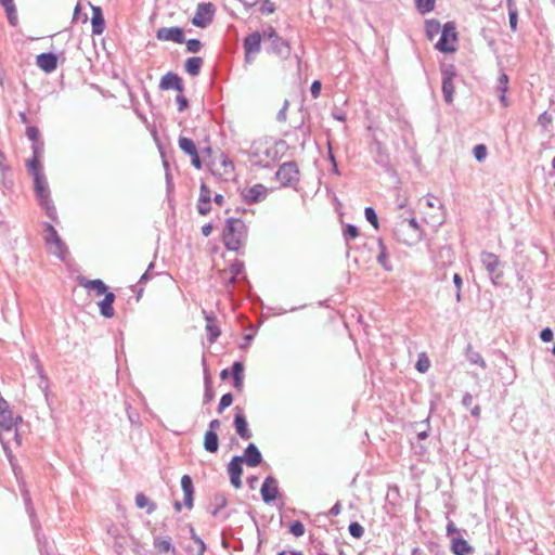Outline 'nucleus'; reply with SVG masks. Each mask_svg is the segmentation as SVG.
<instances>
[{
	"instance_id": "f257e3e1",
	"label": "nucleus",
	"mask_w": 555,
	"mask_h": 555,
	"mask_svg": "<svg viewBox=\"0 0 555 555\" xmlns=\"http://www.w3.org/2000/svg\"><path fill=\"white\" fill-rule=\"evenodd\" d=\"M20 422H22V417L14 416L9 403L4 399H0V441L15 476L18 475V469L12 454V444L21 446V438L17 433Z\"/></svg>"
},
{
	"instance_id": "f03ea898",
	"label": "nucleus",
	"mask_w": 555,
	"mask_h": 555,
	"mask_svg": "<svg viewBox=\"0 0 555 555\" xmlns=\"http://www.w3.org/2000/svg\"><path fill=\"white\" fill-rule=\"evenodd\" d=\"M27 168L34 178L35 191L40 205L44 208L47 215L51 219H55L56 209L50 199V191L42 167H36L35 163H27Z\"/></svg>"
},
{
	"instance_id": "7ed1b4c3",
	"label": "nucleus",
	"mask_w": 555,
	"mask_h": 555,
	"mask_svg": "<svg viewBox=\"0 0 555 555\" xmlns=\"http://www.w3.org/2000/svg\"><path fill=\"white\" fill-rule=\"evenodd\" d=\"M247 238V228L241 219L229 218L223 230V243L229 250H238Z\"/></svg>"
},
{
	"instance_id": "20e7f679",
	"label": "nucleus",
	"mask_w": 555,
	"mask_h": 555,
	"mask_svg": "<svg viewBox=\"0 0 555 555\" xmlns=\"http://www.w3.org/2000/svg\"><path fill=\"white\" fill-rule=\"evenodd\" d=\"M397 238L405 245H414L422 240V230L416 219H403L396 228Z\"/></svg>"
},
{
	"instance_id": "39448f33",
	"label": "nucleus",
	"mask_w": 555,
	"mask_h": 555,
	"mask_svg": "<svg viewBox=\"0 0 555 555\" xmlns=\"http://www.w3.org/2000/svg\"><path fill=\"white\" fill-rule=\"evenodd\" d=\"M276 151L271 143L267 140H259L254 142L251 146V159L254 164L269 167L275 162Z\"/></svg>"
},
{
	"instance_id": "423d86ee",
	"label": "nucleus",
	"mask_w": 555,
	"mask_h": 555,
	"mask_svg": "<svg viewBox=\"0 0 555 555\" xmlns=\"http://www.w3.org/2000/svg\"><path fill=\"white\" fill-rule=\"evenodd\" d=\"M43 240L49 251L61 260L65 258L66 247L54 227L47 223L43 231Z\"/></svg>"
},
{
	"instance_id": "0eeeda50",
	"label": "nucleus",
	"mask_w": 555,
	"mask_h": 555,
	"mask_svg": "<svg viewBox=\"0 0 555 555\" xmlns=\"http://www.w3.org/2000/svg\"><path fill=\"white\" fill-rule=\"evenodd\" d=\"M457 34L452 23L444 24L441 36L436 43V49L443 53H451L456 50Z\"/></svg>"
},
{
	"instance_id": "6e6552de",
	"label": "nucleus",
	"mask_w": 555,
	"mask_h": 555,
	"mask_svg": "<svg viewBox=\"0 0 555 555\" xmlns=\"http://www.w3.org/2000/svg\"><path fill=\"white\" fill-rule=\"evenodd\" d=\"M262 36L270 42V52L282 57H286L289 54L288 43L276 34L273 27L269 26L263 29Z\"/></svg>"
},
{
	"instance_id": "1a4fd4ad",
	"label": "nucleus",
	"mask_w": 555,
	"mask_h": 555,
	"mask_svg": "<svg viewBox=\"0 0 555 555\" xmlns=\"http://www.w3.org/2000/svg\"><path fill=\"white\" fill-rule=\"evenodd\" d=\"M480 260L488 273L491 276V280L494 284H496V280L503 276V272L501 268V261L496 255L493 253L483 251L480 255Z\"/></svg>"
},
{
	"instance_id": "9d476101",
	"label": "nucleus",
	"mask_w": 555,
	"mask_h": 555,
	"mask_svg": "<svg viewBox=\"0 0 555 555\" xmlns=\"http://www.w3.org/2000/svg\"><path fill=\"white\" fill-rule=\"evenodd\" d=\"M275 176L282 185L287 186L298 181L299 170L295 163L288 162L280 166Z\"/></svg>"
},
{
	"instance_id": "9b49d317",
	"label": "nucleus",
	"mask_w": 555,
	"mask_h": 555,
	"mask_svg": "<svg viewBox=\"0 0 555 555\" xmlns=\"http://www.w3.org/2000/svg\"><path fill=\"white\" fill-rule=\"evenodd\" d=\"M214 13L215 9L211 3H199L192 18V24L196 27L205 28L212 22Z\"/></svg>"
},
{
	"instance_id": "f8f14e48",
	"label": "nucleus",
	"mask_w": 555,
	"mask_h": 555,
	"mask_svg": "<svg viewBox=\"0 0 555 555\" xmlns=\"http://www.w3.org/2000/svg\"><path fill=\"white\" fill-rule=\"evenodd\" d=\"M442 75V93L444 101L448 104H451L453 101L454 94V86H453V77L455 76V70L452 65L443 66L441 69Z\"/></svg>"
},
{
	"instance_id": "ddd939ff",
	"label": "nucleus",
	"mask_w": 555,
	"mask_h": 555,
	"mask_svg": "<svg viewBox=\"0 0 555 555\" xmlns=\"http://www.w3.org/2000/svg\"><path fill=\"white\" fill-rule=\"evenodd\" d=\"M262 35L255 31L247 36L244 40L245 61L247 63L253 62V54H257L260 51Z\"/></svg>"
},
{
	"instance_id": "4468645a",
	"label": "nucleus",
	"mask_w": 555,
	"mask_h": 555,
	"mask_svg": "<svg viewBox=\"0 0 555 555\" xmlns=\"http://www.w3.org/2000/svg\"><path fill=\"white\" fill-rule=\"evenodd\" d=\"M243 457L240 455L233 456L230 463L228 464V474L230 476L231 485L235 489H240L242 487L241 475L243 473Z\"/></svg>"
},
{
	"instance_id": "2eb2a0df",
	"label": "nucleus",
	"mask_w": 555,
	"mask_h": 555,
	"mask_svg": "<svg viewBox=\"0 0 555 555\" xmlns=\"http://www.w3.org/2000/svg\"><path fill=\"white\" fill-rule=\"evenodd\" d=\"M156 38L162 41L182 43L184 41V34L180 27H163L156 31Z\"/></svg>"
},
{
	"instance_id": "dca6fc26",
	"label": "nucleus",
	"mask_w": 555,
	"mask_h": 555,
	"mask_svg": "<svg viewBox=\"0 0 555 555\" xmlns=\"http://www.w3.org/2000/svg\"><path fill=\"white\" fill-rule=\"evenodd\" d=\"M267 188L262 184H255L243 191L244 201L247 204L258 203L267 197Z\"/></svg>"
},
{
	"instance_id": "f3484780",
	"label": "nucleus",
	"mask_w": 555,
	"mask_h": 555,
	"mask_svg": "<svg viewBox=\"0 0 555 555\" xmlns=\"http://www.w3.org/2000/svg\"><path fill=\"white\" fill-rule=\"evenodd\" d=\"M261 496L266 503L272 502L278 496V483L272 476H268L261 486Z\"/></svg>"
},
{
	"instance_id": "a211bd4d",
	"label": "nucleus",
	"mask_w": 555,
	"mask_h": 555,
	"mask_svg": "<svg viewBox=\"0 0 555 555\" xmlns=\"http://www.w3.org/2000/svg\"><path fill=\"white\" fill-rule=\"evenodd\" d=\"M37 66L46 73H52L57 67V57L54 53H41L36 57Z\"/></svg>"
},
{
	"instance_id": "6ab92c4d",
	"label": "nucleus",
	"mask_w": 555,
	"mask_h": 555,
	"mask_svg": "<svg viewBox=\"0 0 555 555\" xmlns=\"http://www.w3.org/2000/svg\"><path fill=\"white\" fill-rule=\"evenodd\" d=\"M107 534L113 540L115 552L117 554H121L125 551L127 544V539L122 534L121 530L116 526H111L107 529Z\"/></svg>"
},
{
	"instance_id": "aec40b11",
	"label": "nucleus",
	"mask_w": 555,
	"mask_h": 555,
	"mask_svg": "<svg viewBox=\"0 0 555 555\" xmlns=\"http://www.w3.org/2000/svg\"><path fill=\"white\" fill-rule=\"evenodd\" d=\"M243 462H245L249 467L258 466L262 461V455L256 444L249 443L245 449L244 455H242Z\"/></svg>"
},
{
	"instance_id": "412c9836",
	"label": "nucleus",
	"mask_w": 555,
	"mask_h": 555,
	"mask_svg": "<svg viewBox=\"0 0 555 555\" xmlns=\"http://www.w3.org/2000/svg\"><path fill=\"white\" fill-rule=\"evenodd\" d=\"M233 424H234V428H235L236 434L242 439L248 440V439L251 438L253 434H251V431L248 428L247 421H246L244 414L242 413V411L238 410L236 412Z\"/></svg>"
},
{
	"instance_id": "4be33fe9",
	"label": "nucleus",
	"mask_w": 555,
	"mask_h": 555,
	"mask_svg": "<svg viewBox=\"0 0 555 555\" xmlns=\"http://www.w3.org/2000/svg\"><path fill=\"white\" fill-rule=\"evenodd\" d=\"M181 488L183 491V504L185 507L191 509L193 507V481L189 475H183L181 477Z\"/></svg>"
},
{
	"instance_id": "5701e85b",
	"label": "nucleus",
	"mask_w": 555,
	"mask_h": 555,
	"mask_svg": "<svg viewBox=\"0 0 555 555\" xmlns=\"http://www.w3.org/2000/svg\"><path fill=\"white\" fill-rule=\"evenodd\" d=\"M153 545L158 553L167 555H176V547L170 537H155Z\"/></svg>"
},
{
	"instance_id": "b1692460",
	"label": "nucleus",
	"mask_w": 555,
	"mask_h": 555,
	"mask_svg": "<svg viewBox=\"0 0 555 555\" xmlns=\"http://www.w3.org/2000/svg\"><path fill=\"white\" fill-rule=\"evenodd\" d=\"M79 284L81 286H83L85 288L89 289V291H94L98 296H101V295L105 296L106 293H108L107 292V286L100 279L87 280L85 278H80L79 279Z\"/></svg>"
},
{
	"instance_id": "393cba45",
	"label": "nucleus",
	"mask_w": 555,
	"mask_h": 555,
	"mask_svg": "<svg viewBox=\"0 0 555 555\" xmlns=\"http://www.w3.org/2000/svg\"><path fill=\"white\" fill-rule=\"evenodd\" d=\"M92 34L93 35H102L105 29V21L102 14V10L99 7H92Z\"/></svg>"
},
{
	"instance_id": "a878e982",
	"label": "nucleus",
	"mask_w": 555,
	"mask_h": 555,
	"mask_svg": "<svg viewBox=\"0 0 555 555\" xmlns=\"http://www.w3.org/2000/svg\"><path fill=\"white\" fill-rule=\"evenodd\" d=\"M159 87L164 90L175 89L180 92L182 91L181 79L178 75L173 73H167L166 75H164L160 80Z\"/></svg>"
},
{
	"instance_id": "bb28decb",
	"label": "nucleus",
	"mask_w": 555,
	"mask_h": 555,
	"mask_svg": "<svg viewBox=\"0 0 555 555\" xmlns=\"http://www.w3.org/2000/svg\"><path fill=\"white\" fill-rule=\"evenodd\" d=\"M451 550L455 555H468L473 553V547L461 535L453 537L451 540Z\"/></svg>"
},
{
	"instance_id": "cd10ccee",
	"label": "nucleus",
	"mask_w": 555,
	"mask_h": 555,
	"mask_svg": "<svg viewBox=\"0 0 555 555\" xmlns=\"http://www.w3.org/2000/svg\"><path fill=\"white\" fill-rule=\"evenodd\" d=\"M30 360L35 366V370L39 376V383H38V387L42 390V391H47L48 390V387H49V382H48V378L44 374V371H43V366L38 358V356L36 353H33L30 356Z\"/></svg>"
},
{
	"instance_id": "c85d7f7f",
	"label": "nucleus",
	"mask_w": 555,
	"mask_h": 555,
	"mask_svg": "<svg viewBox=\"0 0 555 555\" xmlns=\"http://www.w3.org/2000/svg\"><path fill=\"white\" fill-rule=\"evenodd\" d=\"M115 300V295L113 293H106L104 298L99 302L100 312L104 318H113L114 317V308L113 304Z\"/></svg>"
},
{
	"instance_id": "c756f323",
	"label": "nucleus",
	"mask_w": 555,
	"mask_h": 555,
	"mask_svg": "<svg viewBox=\"0 0 555 555\" xmlns=\"http://www.w3.org/2000/svg\"><path fill=\"white\" fill-rule=\"evenodd\" d=\"M219 448V438L216 431L207 430L204 436V449L207 452L215 453Z\"/></svg>"
},
{
	"instance_id": "7c9ffc66",
	"label": "nucleus",
	"mask_w": 555,
	"mask_h": 555,
	"mask_svg": "<svg viewBox=\"0 0 555 555\" xmlns=\"http://www.w3.org/2000/svg\"><path fill=\"white\" fill-rule=\"evenodd\" d=\"M205 320H206L205 328H206V332L208 335V340L210 343H215L220 335V330H219L218 325L216 324V320L212 315L205 314Z\"/></svg>"
},
{
	"instance_id": "2f4dec72",
	"label": "nucleus",
	"mask_w": 555,
	"mask_h": 555,
	"mask_svg": "<svg viewBox=\"0 0 555 555\" xmlns=\"http://www.w3.org/2000/svg\"><path fill=\"white\" fill-rule=\"evenodd\" d=\"M202 65V57L192 56L186 60L184 67L186 73H189L191 76H197L199 74Z\"/></svg>"
},
{
	"instance_id": "473e14b6",
	"label": "nucleus",
	"mask_w": 555,
	"mask_h": 555,
	"mask_svg": "<svg viewBox=\"0 0 555 555\" xmlns=\"http://www.w3.org/2000/svg\"><path fill=\"white\" fill-rule=\"evenodd\" d=\"M377 243H378V247H379V254L377 256V261L386 271H391L392 267L388 260L387 248H386L383 240L379 238Z\"/></svg>"
},
{
	"instance_id": "72a5a7b5",
	"label": "nucleus",
	"mask_w": 555,
	"mask_h": 555,
	"mask_svg": "<svg viewBox=\"0 0 555 555\" xmlns=\"http://www.w3.org/2000/svg\"><path fill=\"white\" fill-rule=\"evenodd\" d=\"M466 358L472 364L479 365L481 369H486L487 364L481 354L478 351L473 350L472 346L468 345L466 349Z\"/></svg>"
},
{
	"instance_id": "f704fd0d",
	"label": "nucleus",
	"mask_w": 555,
	"mask_h": 555,
	"mask_svg": "<svg viewBox=\"0 0 555 555\" xmlns=\"http://www.w3.org/2000/svg\"><path fill=\"white\" fill-rule=\"evenodd\" d=\"M135 505L139 508H147V514H152L156 509V504L151 502L143 493L135 495Z\"/></svg>"
},
{
	"instance_id": "c9c22d12",
	"label": "nucleus",
	"mask_w": 555,
	"mask_h": 555,
	"mask_svg": "<svg viewBox=\"0 0 555 555\" xmlns=\"http://www.w3.org/2000/svg\"><path fill=\"white\" fill-rule=\"evenodd\" d=\"M33 159H30L28 163H35L36 167H42L40 164V158L43 154V142L39 141L36 143H33Z\"/></svg>"
},
{
	"instance_id": "e433bc0d",
	"label": "nucleus",
	"mask_w": 555,
	"mask_h": 555,
	"mask_svg": "<svg viewBox=\"0 0 555 555\" xmlns=\"http://www.w3.org/2000/svg\"><path fill=\"white\" fill-rule=\"evenodd\" d=\"M179 147L188 155L194 154L197 151L195 143L185 137L179 138Z\"/></svg>"
},
{
	"instance_id": "4c0bfd02",
	"label": "nucleus",
	"mask_w": 555,
	"mask_h": 555,
	"mask_svg": "<svg viewBox=\"0 0 555 555\" xmlns=\"http://www.w3.org/2000/svg\"><path fill=\"white\" fill-rule=\"evenodd\" d=\"M229 272L231 274V278L229 280V284H234L236 278H238L244 272V263L241 261H235L231 264Z\"/></svg>"
},
{
	"instance_id": "58836bf2",
	"label": "nucleus",
	"mask_w": 555,
	"mask_h": 555,
	"mask_svg": "<svg viewBox=\"0 0 555 555\" xmlns=\"http://www.w3.org/2000/svg\"><path fill=\"white\" fill-rule=\"evenodd\" d=\"M509 26L513 31L517 29L518 13L512 0H507Z\"/></svg>"
},
{
	"instance_id": "ea45409f",
	"label": "nucleus",
	"mask_w": 555,
	"mask_h": 555,
	"mask_svg": "<svg viewBox=\"0 0 555 555\" xmlns=\"http://www.w3.org/2000/svg\"><path fill=\"white\" fill-rule=\"evenodd\" d=\"M190 534L193 543L197 546V555H205L206 544L205 542L196 534L193 527L190 528Z\"/></svg>"
},
{
	"instance_id": "a19ab883",
	"label": "nucleus",
	"mask_w": 555,
	"mask_h": 555,
	"mask_svg": "<svg viewBox=\"0 0 555 555\" xmlns=\"http://www.w3.org/2000/svg\"><path fill=\"white\" fill-rule=\"evenodd\" d=\"M416 9L422 13L426 14L434 10L435 0H416L415 1Z\"/></svg>"
},
{
	"instance_id": "79ce46f5",
	"label": "nucleus",
	"mask_w": 555,
	"mask_h": 555,
	"mask_svg": "<svg viewBox=\"0 0 555 555\" xmlns=\"http://www.w3.org/2000/svg\"><path fill=\"white\" fill-rule=\"evenodd\" d=\"M415 367L421 373H426L429 370L430 361L425 353L418 356Z\"/></svg>"
},
{
	"instance_id": "37998d69",
	"label": "nucleus",
	"mask_w": 555,
	"mask_h": 555,
	"mask_svg": "<svg viewBox=\"0 0 555 555\" xmlns=\"http://www.w3.org/2000/svg\"><path fill=\"white\" fill-rule=\"evenodd\" d=\"M365 219L375 228L378 229V218L373 207H366L364 209Z\"/></svg>"
},
{
	"instance_id": "c03bdc74",
	"label": "nucleus",
	"mask_w": 555,
	"mask_h": 555,
	"mask_svg": "<svg viewBox=\"0 0 555 555\" xmlns=\"http://www.w3.org/2000/svg\"><path fill=\"white\" fill-rule=\"evenodd\" d=\"M215 505H216V507L211 511V515L216 517L218 515L219 511L224 508L227 505L225 496L222 494H217L215 496Z\"/></svg>"
},
{
	"instance_id": "a18cd8bd",
	"label": "nucleus",
	"mask_w": 555,
	"mask_h": 555,
	"mask_svg": "<svg viewBox=\"0 0 555 555\" xmlns=\"http://www.w3.org/2000/svg\"><path fill=\"white\" fill-rule=\"evenodd\" d=\"M474 157L478 162H483L488 155L487 147L483 144H478L473 150Z\"/></svg>"
},
{
	"instance_id": "49530a36",
	"label": "nucleus",
	"mask_w": 555,
	"mask_h": 555,
	"mask_svg": "<svg viewBox=\"0 0 555 555\" xmlns=\"http://www.w3.org/2000/svg\"><path fill=\"white\" fill-rule=\"evenodd\" d=\"M349 533L353 538L360 539L364 533V529L359 522H351L349 525Z\"/></svg>"
},
{
	"instance_id": "de8ad7c7",
	"label": "nucleus",
	"mask_w": 555,
	"mask_h": 555,
	"mask_svg": "<svg viewBox=\"0 0 555 555\" xmlns=\"http://www.w3.org/2000/svg\"><path fill=\"white\" fill-rule=\"evenodd\" d=\"M289 531L295 535V537H301L304 535L305 533V526L302 522L296 520V521H293L289 526Z\"/></svg>"
},
{
	"instance_id": "09e8293b",
	"label": "nucleus",
	"mask_w": 555,
	"mask_h": 555,
	"mask_svg": "<svg viewBox=\"0 0 555 555\" xmlns=\"http://www.w3.org/2000/svg\"><path fill=\"white\" fill-rule=\"evenodd\" d=\"M232 402H233V397L231 393L223 395L219 402L218 412L222 413L225 408H228L232 404Z\"/></svg>"
},
{
	"instance_id": "8fccbe9b",
	"label": "nucleus",
	"mask_w": 555,
	"mask_h": 555,
	"mask_svg": "<svg viewBox=\"0 0 555 555\" xmlns=\"http://www.w3.org/2000/svg\"><path fill=\"white\" fill-rule=\"evenodd\" d=\"M26 135L27 138L33 142V143H36V142H39V138H40V132L39 130L34 127V126H29L27 127L26 129Z\"/></svg>"
},
{
	"instance_id": "3c124183",
	"label": "nucleus",
	"mask_w": 555,
	"mask_h": 555,
	"mask_svg": "<svg viewBox=\"0 0 555 555\" xmlns=\"http://www.w3.org/2000/svg\"><path fill=\"white\" fill-rule=\"evenodd\" d=\"M232 375L233 379L244 378V365L241 362L236 361L233 363Z\"/></svg>"
},
{
	"instance_id": "603ef678",
	"label": "nucleus",
	"mask_w": 555,
	"mask_h": 555,
	"mask_svg": "<svg viewBox=\"0 0 555 555\" xmlns=\"http://www.w3.org/2000/svg\"><path fill=\"white\" fill-rule=\"evenodd\" d=\"M198 201L206 203H210L211 201V191L205 184L201 185Z\"/></svg>"
},
{
	"instance_id": "864d4df0",
	"label": "nucleus",
	"mask_w": 555,
	"mask_h": 555,
	"mask_svg": "<svg viewBox=\"0 0 555 555\" xmlns=\"http://www.w3.org/2000/svg\"><path fill=\"white\" fill-rule=\"evenodd\" d=\"M508 85V77L506 74H501L498 79V91L506 93Z\"/></svg>"
},
{
	"instance_id": "5fc2aeb1",
	"label": "nucleus",
	"mask_w": 555,
	"mask_h": 555,
	"mask_svg": "<svg viewBox=\"0 0 555 555\" xmlns=\"http://www.w3.org/2000/svg\"><path fill=\"white\" fill-rule=\"evenodd\" d=\"M202 43L197 39H190L186 41V50L191 53H196L201 50Z\"/></svg>"
},
{
	"instance_id": "6e6d98bb",
	"label": "nucleus",
	"mask_w": 555,
	"mask_h": 555,
	"mask_svg": "<svg viewBox=\"0 0 555 555\" xmlns=\"http://www.w3.org/2000/svg\"><path fill=\"white\" fill-rule=\"evenodd\" d=\"M345 237L348 238H356L359 235V231L357 227L352 224H348L344 231Z\"/></svg>"
},
{
	"instance_id": "4d7b16f0",
	"label": "nucleus",
	"mask_w": 555,
	"mask_h": 555,
	"mask_svg": "<svg viewBox=\"0 0 555 555\" xmlns=\"http://www.w3.org/2000/svg\"><path fill=\"white\" fill-rule=\"evenodd\" d=\"M447 534L452 540L453 537L461 535L460 530L456 528L453 521H449L447 525Z\"/></svg>"
},
{
	"instance_id": "13d9d810",
	"label": "nucleus",
	"mask_w": 555,
	"mask_h": 555,
	"mask_svg": "<svg viewBox=\"0 0 555 555\" xmlns=\"http://www.w3.org/2000/svg\"><path fill=\"white\" fill-rule=\"evenodd\" d=\"M553 337H554V334H553V331L550 327H546V328L542 330L541 333H540V338L544 343L552 341Z\"/></svg>"
},
{
	"instance_id": "bf43d9fd",
	"label": "nucleus",
	"mask_w": 555,
	"mask_h": 555,
	"mask_svg": "<svg viewBox=\"0 0 555 555\" xmlns=\"http://www.w3.org/2000/svg\"><path fill=\"white\" fill-rule=\"evenodd\" d=\"M211 210L210 203L197 202V211L199 215H207Z\"/></svg>"
},
{
	"instance_id": "052dcab7",
	"label": "nucleus",
	"mask_w": 555,
	"mask_h": 555,
	"mask_svg": "<svg viewBox=\"0 0 555 555\" xmlns=\"http://www.w3.org/2000/svg\"><path fill=\"white\" fill-rule=\"evenodd\" d=\"M322 85L319 80H314L310 87L312 98L317 99L321 93Z\"/></svg>"
},
{
	"instance_id": "680f3d73",
	"label": "nucleus",
	"mask_w": 555,
	"mask_h": 555,
	"mask_svg": "<svg viewBox=\"0 0 555 555\" xmlns=\"http://www.w3.org/2000/svg\"><path fill=\"white\" fill-rule=\"evenodd\" d=\"M176 102L178 104V111L179 112H183L186 107H188V100L185 99L184 95L182 94H179L177 98H176Z\"/></svg>"
},
{
	"instance_id": "e2e57ef3",
	"label": "nucleus",
	"mask_w": 555,
	"mask_h": 555,
	"mask_svg": "<svg viewBox=\"0 0 555 555\" xmlns=\"http://www.w3.org/2000/svg\"><path fill=\"white\" fill-rule=\"evenodd\" d=\"M221 165L223 167V173L225 175L233 169L232 163L223 155L221 156Z\"/></svg>"
},
{
	"instance_id": "0e129e2a",
	"label": "nucleus",
	"mask_w": 555,
	"mask_h": 555,
	"mask_svg": "<svg viewBox=\"0 0 555 555\" xmlns=\"http://www.w3.org/2000/svg\"><path fill=\"white\" fill-rule=\"evenodd\" d=\"M191 156V163L192 165L196 168V169H201L202 168V162H201V158H199V155L197 153V151H195L194 154H190Z\"/></svg>"
},
{
	"instance_id": "69168bd1",
	"label": "nucleus",
	"mask_w": 555,
	"mask_h": 555,
	"mask_svg": "<svg viewBox=\"0 0 555 555\" xmlns=\"http://www.w3.org/2000/svg\"><path fill=\"white\" fill-rule=\"evenodd\" d=\"M288 107V102L285 101L283 107L280 109V112L276 115V118L279 121H285L286 120V111Z\"/></svg>"
},
{
	"instance_id": "338daca9",
	"label": "nucleus",
	"mask_w": 555,
	"mask_h": 555,
	"mask_svg": "<svg viewBox=\"0 0 555 555\" xmlns=\"http://www.w3.org/2000/svg\"><path fill=\"white\" fill-rule=\"evenodd\" d=\"M539 124L542 125L544 128L551 122V117L547 115L546 112L541 114L538 119Z\"/></svg>"
},
{
	"instance_id": "774afa93",
	"label": "nucleus",
	"mask_w": 555,
	"mask_h": 555,
	"mask_svg": "<svg viewBox=\"0 0 555 555\" xmlns=\"http://www.w3.org/2000/svg\"><path fill=\"white\" fill-rule=\"evenodd\" d=\"M473 396L468 392H466L464 396H463V399H462V404L465 406V408H469L472 404H473Z\"/></svg>"
}]
</instances>
